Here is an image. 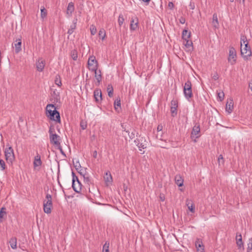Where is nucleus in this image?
Segmentation results:
<instances>
[{
	"mask_svg": "<svg viewBox=\"0 0 252 252\" xmlns=\"http://www.w3.org/2000/svg\"><path fill=\"white\" fill-rule=\"evenodd\" d=\"M71 57L74 61L77 60V58H78V55H77V51L76 50H74L71 52Z\"/></svg>",
	"mask_w": 252,
	"mask_h": 252,
	"instance_id": "nucleus-40",
	"label": "nucleus"
},
{
	"mask_svg": "<svg viewBox=\"0 0 252 252\" xmlns=\"http://www.w3.org/2000/svg\"><path fill=\"white\" fill-rule=\"evenodd\" d=\"M195 244L198 252H204V246L200 239H197L195 241Z\"/></svg>",
	"mask_w": 252,
	"mask_h": 252,
	"instance_id": "nucleus-18",
	"label": "nucleus"
},
{
	"mask_svg": "<svg viewBox=\"0 0 252 252\" xmlns=\"http://www.w3.org/2000/svg\"><path fill=\"white\" fill-rule=\"evenodd\" d=\"M53 207L52 195L47 193L46 195V198L43 201V210L46 214L51 213V209Z\"/></svg>",
	"mask_w": 252,
	"mask_h": 252,
	"instance_id": "nucleus-3",
	"label": "nucleus"
},
{
	"mask_svg": "<svg viewBox=\"0 0 252 252\" xmlns=\"http://www.w3.org/2000/svg\"><path fill=\"white\" fill-rule=\"evenodd\" d=\"M108 94L109 97H112L113 94V88L111 85H109L107 87Z\"/></svg>",
	"mask_w": 252,
	"mask_h": 252,
	"instance_id": "nucleus-37",
	"label": "nucleus"
},
{
	"mask_svg": "<svg viewBox=\"0 0 252 252\" xmlns=\"http://www.w3.org/2000/svg\"><path fill=\"white\" fill-rule=\"evenodd\" d=\"M124 132L127 133L130 139H132L135 138V136H137L138 133L134 129H130V130H126L125 128Z\"/></svg>",
	"mask_w": 252,
	"mask_h": 252,
	"instance_id": "nucleus-20",
	"label": "nucleus"
},
{
	"mask_svg": "<svg viewBox=\"0 0 252 252\" xmlns=\"http://www.w3.org/2000/svg\"><path fill=\"white\" fill-rule=\"evenodd\" d=\"M94 97L96 101H98L102 98L101 92L100 90H97L94 92Z\"/></svg>",
	"mask_w": 252,
	"mask_h": 252,
	"instance_id": "nucleus-26",
	"label": "nucleus"
},
{
	"mask_svg": "<svg viewBox=\"0 0 252 252\" xmlns=\"http://www.w3.org/2000/svg\"><path fill=\"white\" fill-rule=\"evenodd\" d=\"M189 7L190 9L193 10L195 8L194 3L191 1L189 4Z\"/></svg>",
	"mask_w": 252,
	"mask_h": 252,
	"instance_id": "nucleus-50",
	"label": "nucleus"
},
{
	"mask_svg": "<svg viewBox=\"0 0 252 252\" xmlns=\"http://www.w3.org/2000/svg\"><path fill=\"white\" fill-rule=\"evenodd\" d=\"M190 37V32L188 30H184L182 32V38L183 40L189 39Z\"/></svg>",
	"mask_w": 252,
	"mask_h": 252,
	"instance_id": "nucleus-30",
	"label": "nucleus"
},
{
	"mask_svg": "<svg viewBox=\"0 0 252 252\" xmlns=\"http://www.w3.org/2000/svg\"><path fill=\"white\" fill-rule=\"evenodd\" d=\"M185 41V42H184V45L186 46V48H189V51H191L193 50V47H192V42L191 40H189V39H185L184 40Z\"/></svg>",
	"mask_w": 252,
	"mask_h": 252,
	"instance_id": "nucleus-27",
	"label": "nucleus"
},
{
	"mask_svg": "<svg viewBox=\"0 0 252 252\" xmlns=\"http://www.w3.org/2000/svg\"><path fill=\"white\" fill-rule=\"evenodd\" d=\"M79 173L81 177H83L87 175V174H88L86 171V169L83 168H81V169L79 171Z\"/></svg>",
	"mask_w": 252,
	"mask_h": 252,
	"instance_id": "nucleus-39",
	"label": "nucleus"
},
{
	"mask_svg": "<svg viewBox=\"0 0 252 252\" xmlns=\"http://www.w3.org/2000/svg\"><path fill=\"white\" fill-rule=\"evenodd\" d=\"M175 181L176 184L179 187H182L183 185L184 180L183 178L179 175H177L175 177Z\"/></svg>",
	"mask_w": 252,
	"mask_h": 252,
	"instance_id": "nucleus-21",
	"label": "nucleus"
},
{
	"mask_svg": "<svg viewBox=\"0 0 252 252\" xmlns=\"http://www.w3.org/2000/svg\"><path fill=\"white\" fill-rule=\"evenodd\" d=\"M42 164V162L41 160V157L38 154H37L34 158L33 162L34 169L39 170L40 169Z\"/></svg>",
	"mask_w": 252,
	"mask_h": 252,
	"instance_id": "nucleus-12",
	"label": "nucleus"
},
{
	"mask_svg": "<svg viewBox=\"0 0 252 252\" xmlns=\"http://www.w3.org/2000/svg\"><path fill=\"white\" fill-rule=\"evenodd\" d=\"M52 95L54 98V102H58L60 100V93L57 90L53 91Z\"/></svg>",
	"mask_w": 252,
	"mask_h": 252,
	"instance_id": "nucleus-28",
	"label": "nucleus"
},
{
	"mask_svg": "<svg viewBox=\"0 0 252 252\" xmlns=\"http://www.w3.org/2000/svg\"><path fill=\"white\" fill-rule=\"evenodd\" d=\"M21 44L22 42L21 39L18 40V42L17 43H15L14 44V47L15 49V52L16 53H19L20 51H21Z\"/></svg>",
	"mask_w": 252,
	"mask_h": 252,
	"instance_id": "nucleus-29",
	"label": "nucleus"
},
{
	"mask_svg": "<svg viewBox=\"0 0 252 252\" xmlns=\"http://www.w3.org/2000/svg\"><path fill=\"white\" fill-rule=\"evenodd\" d=\"M93 72H94L95 79L98 84H99L102 79L101 71L100 70H98L97 69H96V71H94Z\"/></svg>",
	"mask_w": 252,
	"mask_h": 252,
	"instance_id": "nucleus-25",
	"label": "nucleus"
},
{
	"mask_svg": "<svg viewBox=\"0 0 252 252\" xmlns=\"http://www.w3.org/2000/svg\"><path fill=\"white\" fill-rule=\"evenodd\" d=\"M5 208L2 207L0 211V223L2 221V219L6 215Z\"/></svg>",
	"mask_w": 252,
	"mask_h": 252,
	"instance_id": "nucleus-35",
	"label": "nucleus"
},
{
	"mask_svg": "<svg viewBox=\"0 0 252 252\" xmlns=\"http://www.w3.org/2000/svg\"><path fill=\"white\" fill-rule=\"evenodd\" d=\"M241 53L245 60H248V58L252 55L251 48L248 46V44H245L244 48H242L241 47Z\"/></svg>",
	"mask_w": 252,
	"mask_h": 252,
	"instance_id": "nucleus-10",
	"label": "nucleus"
},
{
	"mask_svg": "<svg viewBox=\"0 0 252 252\" xmlns=\"http://www.w3.org/2000/svg\"><path fill=\"white\" fill-rule=\"evenodd\" d=\"M0 168L3 171L6 168V165L3 160L0 159Z\"/></svg>",
	"mask_w": 252,
	"mask_h": 252,
	"instance_id": "nucleus-45",
	"label": "nucleus"
},
{
	"mask_svg": "<svg viewBox=\"0 0 252 252\" xmlns=\"http://www.w3.org/2000/svg\"><path fill=\"white\" fill-rule=\"evenodd\" d=\"M186 205L188 207L189 210L192 213L194 212L195 207L194 205L193 204L192 201L189 199L186 200Z\"/></svg>",
	"mask_w": 252,
	"mask_h": 252,
	"instance_id": "nucleus-22",
	"label": "nucleus"
},
{
	"mask_svg": "<svg viewBox=\"0 0 252 252\" xmlns=\"http://www.w3.org/2000/svg\"><path fill=\"white\" fill-rule=\"evenodd\" d=\"M74 11V3L72 2H70L68 3L67 10H66V14L70 17L72 16V13Z\"/></svg>",
	"mask_w": 252,
	"mask_h": 252,
	"instance_id": "nucleus-19",
	"label": "nucleus"
},
{
	"mask_svg": "<svg viewBox=\"0 0 252 252\" xmlns=\"http://www.w3.org/2000/svg\"><path fill=\"white\" fill-rule=\"evenodd\" d=\"M212 24L215 29L219 28V21L217 15L216 13H214L213 15Z\"/></svg>",
	"mask_w": 252,
	"mask_h": 252,
	"instance_id": "nucleus-23",
	"label": "nucleus"
},
{
	"mask_svg": "<svg viewBox=\"0 0 252 252\" xmlns=\"http://www.w3.org/2000/svg\"><path fill=\"white\" fill-rule=\"evenodd\" d=\"M218 97L220 101H222L224 99V94L222 91L217 92Z\"/></svg>",
	"mask_w": 252,
	"mask_h": 252,
	"instance_id": "nucleus-43",
	"label": "nucleus"
},
{
	"mask_svg": "<svg viewBox=\"0 0 252 252\" xmlns=\"http://www.w3.org/2000/svg\"><path fill=\"white\" fill-rule=\"evenodd\" d=\"M97 156V151H94L93 152V157H94V158H96Z\"/></svg>",
	"mask_w": 252,
	"mask_h": 252,
	"instance_id": "nucleus-53",
	"label": "nucleus"
},
{
	"mask_svg": "<svg viewBox=\"0 0 252 252\" xmlns=\"http://www.w3.org/2000/svg\"><path fill=\"white\" fill-rule=\"evenodd\" d=\"M134 142L140 151H142V149H144L147 147L146 140L143 137L136 138Z\"/></svg>",
	"mask_w": 252,
	"mask_h": 252,
	"instance_id": "nucleus-11",
	"label": "nucleus"
},
{
	"mask_svg": "<svg viewBox=\"0 0 252 252\" xmlns=\"http://www.w3.org/2000/svg\"><path fill=\"white\" fill-rule=\"evenodd\" d=\"M168 6L171 9H173L174 7V4L172 2H169L168 4Z\"/></svg>",
	"mask_w": 252,
	"mask_h": 252,
	"instance_id": "nucleus-51",
	"label": "nucleus"
},
{
	"mask_svg": "<svg viewBox=\"0 0 252 252\" xmlns=\"http://www.w3.org/2000/svg\"><path fill=\"white\" fill-rule=\"evenodd\" d=\"M86 127H82V129H83V130L85 129Z\"/></svg>",
	"mask_w": 252,
	"mask_h": 252,
	"instance_id": "nucleus-60",
	"label": "nucleus"
},
{
	"mask_svg": "<svg viewBox=\"0 0 252 252\" xmlns=\"http://www.w3.org/2000/svg\"><path fill=\"white\" fill-rule=\"evenodd\" d=\"M247 252H252V240H249L248 244Z\"/></svg>",
	"mask_w": 252,
	"mask_h": 252,
	"instance_id": "nucleus-47",
	"label": "nucleus"
},
{
	"mask_svg": "<svg viewBox=\"0 0 252 252\" xmlns=\"http://www.w3.org/2000/svg\"><path fill=\"white\" fill-rule=\"evenodd\" d=\"M98 35L102 40H103L106 37V32L104 29H101L98 32Z\"/></svg>",
	"mask_w": 252,
	"mask_h": 252,
	"instance_id": "nucleus-33",
	"label": "nucleus"
},
{
	"mask_svg": "<svg viewBox=\"0 0 252 252\" xmlns=\"http://www.w3.org/2000/svg\"><path fill=\"white\" fill-rule=\"evenodd\" d=\"M179 21H180V23L182 24H184L186 22V19L183 17H181L180 19H179Z\"/></svg>",
	"mask_w": 252,
	"mask_h": 252,
	"instance_id": "nucleus-49",
	"label": "nucleus"
},
{
	"mask_svg": "<svg viewBox=\"0 0 252 252\" xmlns=\"http://www.w3.org/2000/svg\"><path fill=\"white\" fill-rule=\"evenodd\" d=\"M192 85L190 81H187L184 87V94L185 98L189 100L192 97Z\"/></svg>",
	"mask_w": 252,
	"mask_h": 252,
	"instance_id": "nucleus-4",
	"label": "nucleus"
},
{
	"mask_svg": "<svg viewBox=\"0 0 252 252\" xmlns=\"http://www.w3.org/2000/svg\"><path fill=\"white\" fill-rule=\"evenodd\" d=\"M102 252H109V251H107V250H103Z\"/></svg>",
	"mask_w": 252,
	"mask_h": 252,
	"instance_id": "nucleus-59",
	"label": "nucleus"
},
{
	"mask_svg": "<svg viewBox=\"0 0 252 252\" xmlns=\"http://www.w3.org/2000/svg\"><path fill=\"white\" fill-rule=\"evenodd\" d=\"M243 44L245 46V44H248L247 38L245 36H242L241 38V46L242 47Z\"/></svg>",
	"mask_w": 252,
	"mask_h": 252,
	"instance_id": "nucleus-46",
	"label": "nucleus"
},
{
	"mask_svg": "<svg viewBox=\"0 0 252 252\" xmlns=\"http://www.w3.org/2000/svg\"><path fill=\"white\" fill-rule=\"evenodd\" d=\"M125 19L122 15H120L118 18V23L119 26H121L124 22Z\"/></svg>",
	"mask_w": 252,
	"mask_h": 252,
	"instance_id": "nucleus-44",
	"label": "nucleus"
},
{
	"mask_svg": "<svg viewBox=\"0 0 252 252\" xmlns=\"http://www.w3.org/2000/svg\"><path fill=\"white\" fill-rule=\"evenodd\" d=\"M139 26L138 19L137 17L132 18L130 20V30L134 31L137 30Z\"/></svg>",
	"mask_w": 252,
	"mask_h": 252,
	"instance_id": "nucleus-16",
	"label": "nucleus"
},
{
	"mask_svg": "<svg viewBox=\"0 0 252 252\" xmlns=\"http://www.w3.org/2000/svg\"><path fill=\"white\" fill-rule=\"evenodd\" d=\"M103 250H107V251H109V243H107L106 242L103 247Z\"/></svg>",
	"mask_w": 252,
	"mask_h": 252,
	"instance_id": "nucleus-48",
	"label": "nucleus"
},
{
	"mask_svg": "<svg viewBox=\"0 0 252 252\" xmlns=\"http://www.w3.org/2000/svg\"><path fill=\"white\" fill-rule=\"evenodd\" d=\"M144 151H143L142 153H141L142 154H144Z\"/></svg>",
	"mask_w": 252,
	"mask_h": 252,
	"instance_id": "nucleus-61",
	"label": "nucleus"
},
{
	"mask_svg": "<svg viewBox=\"0 0 252 252\" xmlns=\"http://www.w3.org/2000/svg\"><path fill=\"white\" fill-rule=\"evenodd\" d=\"M233 109V101L232 99H229L227 100L225 110L228 113L230 114Z\"/></svg>",
	"mask_w": 252,
	"mask_h": 252,
	"instance_id": "nucleus-17",
	"label": "nucleus"
},
{
	"mask_svg": "<svg viewBox=\"0 0 252 252\" xmlns=\"http://www.w3.org/2000/svg\"><path fill=\"white\" fill-rule=\"evenodd\" d=\"M55 83L58 87H61L62 83L60 75L57 74L55 76Z\"/></svg>",
	"mask_w": 252,
	"mask_h": 252,
	"instance_id": "nucleus-32",
	"label": "nucleus"
},
{
	"mask_svg": "<svg viewBox=\"0 0 252 252\" xmlns=\"http://www.w3.org/2000/svg\"><path fill=\"white\" fill-rule=\"evenodd\" d=\"M45 61L42 58H39L36 62V69L39 72H42L45 67Z\"/></svg>",
	"mask_w": 252,
	"mask_h": 252,
	"instance_id": "nucleus-15",
	"label": "nucleus"
},
{
	"mask_svg": "<svg viewBox=\"0 0 252 252\" xmlns=\"http://www.w3.org/2000/svg\"><path fill=\"white\" fill-rule=\"evenodd\" d=\"M200 127H193L190 137L194 142H196V139L200 136Z\"/></svg>",
	"mask_w": 252,
	"mask_h": 252,
	"instance_id": "nucleus-13",
	"label": "nucleus"
},
{
	"mask_svg": "<svg viewBox=\"0 0 252 252\" xmlns=\"http://www.w3.org/2000/svg\"><path fill=\"white\" fill-rule=\"evenodd\" d=\"M9 243L12 249H16L17 248V239L16 237L10 238Z\"/></svg>",
	"mask_w": 252,
	"mask_h": 252,
	"instance_id": "nucleus-24",
	"label": "nucleus"
},
{
	"mask_svg": "<svg viewBox=\"0 0 252 252\" xmlns=\"http://www.w3.org/2000/svg\"><path fill=\"white\" fill-rule=\"evenodd\" d=\"M245 0H243V1L244 2Z\"/></svg>",
	"mask_w": 252,
	"mask_h": 252,
	"instance_id": "nucleus-62",
	"label": "nucleus"
},
{
	"mask_svg": "<svg viewBox=\"0 0 252 252\" xmlns=\"http://www.w3.org/2000/svg\"><path fill=\"white\" fill-rule=\"evenodd\" d=\"M41 18L43 20L44 18H45L47 15V10L45 9V8L44 7H42L41 9Z\"/></svg>",
	"mask_w": 252,
	"mask_h": 252,
	"instance_id": "nucleus-36",
	"label": "nucleus"
},
{
	"mask_svg": "<svg viewBox=\"0 0 252 252\" xmlns=\"http://www.w3.org/2000/svg\"><path fill=\"white\" fill-rule=\"evenodd\" d=\"M160 200L162 201H163L164 200V197H162V196H160Z\"/></svg>",
	"mask_w": 252,
	"mask_h": 252,
	"instance_id": "nucleus-58",
	"label": "nucleus"
},
{
	"mask_svg": "<svg viewBox=\"0 0 252 252\" xmlns=\"http://www.w3.org/2000/svg\"><path fill=\"white\" fill-rule=\"evenodd\" d=\"M4 156L7 162L12 163L15 160L14 151L11 146L5 149Z\"/></svg>",
	"mask_w": 252,
	"mask_h": 252,
	"instance_id": "nucleus-5",
	"label": "nucleus"
},
{
	"mask_svg": "<svg viewBox=\"0 0 252 252\" xmlns=\"http://www.w3.org/2000/svg\"><path fill=\"white\" fill-rule=\"evenodd\" d=\"M49 132L50 143L56 146H60V137L56 134L55 130V127H50Z\"/></svg>",
	"mask_w": 252,
	"mask_h": 252,
	"instance_id": "nucleus-2",
	"label": "nucleus"
},
{
	"mask_svg": "<svg viewBox=\"0 0 252 252\" xmlns=\"http://www.w3.org/2000/svg\"><path fill=\"white\" fill-rule=\"evenodd\" d=\"M103 178L106 186H109L112 185L113 182V178L110 171H107L105 173Z\"/></svg>",
	"mask_w": 252,
	"mask_h": 252,
	"instance_id": "nucleus-14",
	"label": "nucleus"
},
{
	"mask_svg": "<svg viewBox=\"0 0 252 252\" xmlns=\"http://www.w3.org/2000/svg\"><path fill=\"white\" fill-rule=\"evenodd\" d=\"M178 107V101L176 98H173L170 102V113L172 117H174L177 115Z\"/></svg>",
	"mask_w": 252,
	"mask_h": 252,
	"instance_id": "nucleus-8",
	"label": "nucleus"
},
{
	"mask_svg": "<svg viewBox=\"0 0 252 252\" xmlns=\"http://www.w3.org/2000/svg\"><path fill=\"white\" fill-rule=\"evenodd\" d=\"M88 67L89 69L92 71H96V69H97L98 62L94 56L89 57L88 61Z\"/></svg>",
	"mask_w": 252,
	"mask_h": 252,
	"instance_id": "nucleus-7",
	"label": "nucleus"
},
{
	"mask_svg": "<svg viewBox=\"0 0 252 252\" xmlns=\"http://www.w3.org/2000/svg\"><path fill=\"white\" fill-rule=\"evenodd\" d=\"M223 156H222V155H220L219 156V158H218V160L220 161V159L223 160Z\"/></svg>",
	"mask_w": 252,
	"mask_h": 252,
	"instance_id": "nucleus-54",
	"label": "nucleus"
},
{
	"mask_svg": "<svg viewBox=\"0 0 252 252\" xmlns=\"http://www.w3.org/2000/svg\"><path fill=\"white\" fill-rule=\"evenodd\" d=\"M46 114L50 120L56 122H60V115L56 108L53 104H49L46 107Z\"/></svg>",
	"mask_w": 252,
	"mask_h": 252,
	"instance_id": "nucleus-1",
	"label": "nucleus"
},
{
	"mask_svg": "<svg viewBox=\"0 0 252 252\" xmlns=\"http://www.w3.org/2000/svg\"><path fill=\"white\" fill-rule=\"evenodd\" d=\"M213 78L215 80H217V79H218L219 78V75L217 73H216L213 76Z\"/></svg>",
	"mask_w": 252,
	"mask_h": 252,
	"instance_id": "nucleus-52",
	"label": "nucleus"
},
{
	"mask_svg": "<svg viewBox=\"0 0 252 252\" xmlns=\"http://www.w3.org/2000/svg\"><path fill=\"white\" fill-rule=\"evenodd\" d=\"M236 244L239 247V248H241L243 246V243L242 239V236L240 234L239 236H236Z\"/></svg>",
	"mask_w": 252,
	"mask_h": 252,
	"instance_id": "nucleus-31",
	"label": "nucleus"
},
{
	"mask_svg": "<svg viewBox=\"0 0 252 252\" xmlns=\"http://www.w3.org/2000/svg\"><path fill=\"white\" fill-rule=\"evenodd\" d=\"M82 178H83L84 183L89 186L91 183V180L89 174H87V175L83 177Z\"/></svg>",
	"mask_w": 252,
	"mask_h": 252,
	"instance_id": "nucleus-34",
	"label": "nucleus"
},
{
	"mask_svg": "<svg viewBox=\"0 0 252 252\" xmlns=\"http://www.w3.org/2000/svg\"><path fill=\"white\" fill-rule=\"evenodd\" d=\"M143 2L148 3L151 0H142Z\"/></svg>",
	"mask_w": 252,
	"mask_h": 252,
	"instance_id": "nucleus-56",
	"label": "nucleus"
},
{
	"mask_svg": "<svg viewBox=\"0 0 252 252\" xmlns=\"http://www.w3.org/2000/svg\"><path fill=\"white\" fill-rule=\"evenodd\" d=\"M237 59L236 52L235 48L233 47H230L229 49V55L228 61L231 64L233 65L236 63Z\"/></svg>",
	"mask_w": 252,
	"mask_h": 252,
	"instance_id": "nucleus-9",
	"label": "nucleus"
},
{
	"mask_svg": "<svg viewBox=\"0 0 252 252\" xmlns=\"http://www.w3.org/2000/svg\"><path fill=\"white\" fill-rule=\"evenodd\" d=\"M114 107L116 110H117L121 107V99L120 98H117L114 102Z\"/></svg>",
	"mask_w": 252,
	"mask_h": 252,
	"instance_id": "nucleus-38",
	"label": "nucleus"
},
{
	"mask_svg": "<svg viewBox=\"0 0 252 252\" xmlns=\"http://www.w3.org/2000/svg\"><path fill=\"white\" fill-rule=\"evenodd\" d=\"M75 24H76L75 23H74L73 24L71 25L70 26V28L68 29L67 33L69 35H71L73 32L74 30V29L76 28V25Z\"/></svg>",
	"mask_w": 252,
	"mask_h": 252,
	"instance_id": "nucleus-41",
	"label": "nucleus"
},
{
	"mask_svg": "<svg viewBox=\"0 0 252 252\" xmlns=\"http://www.w3.org/2000/svg\"><path fill=\"white\" fill-rule=\"evenodd\" d=\"M162 127H157V130L158 131L162 130Z\"/></svg>",
	"mask_w": 252,
	"mask_h": 252,
	"instance_id": "nucleus-55",
	"label": "nucleus"
},
{
	"mask_svg": "<svg viewBox=\"0 0 252 252\" xmlns=\"http://www.w3.org/2000/svg\"><path fill=\"white\" fill-rule=\"evenodd\" d=\"M72 174V188L76 192H80L82 190V185L73 172Z\"/></svg>",
	"mask_w": 252,
	"mask_h": 252,
	"instance_id": "nucleus-6",
	"label": "nucleus"
},
{
	"mask_svg": "<svg viewBox=\"0 0 252 252\" xmlns=\"http://www.w3.org/2000/svg\"><path fill=\"white\" fill-rule=\"evenodd\" d=\"M249 86L251 90L252 91V83H250Z\"/></svg>",
	"mask_w": 252,
	"mask_h": 252,
	"instance_id": "nucleus-57",
	"label": "nucleus"
},
{
	"mask_svg": "<svg viewBox=\"0 0 252 252\" xmlns=\"http://www.w3.org/2000/svg\"><path fill=\"white\" fill-rule=\"evenodd\" d=\"M90 31H91V33L92 35H94V34H96L97 30H96V28L95 27V26H94V25H92L91 26Z\"/></svg>",
	"mask_w": 252,
	"mask_h": 252,
	"instance_id": "nucleus-42",
	"label": "nucleus"
}]
</instances>
